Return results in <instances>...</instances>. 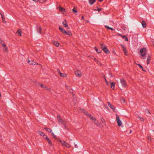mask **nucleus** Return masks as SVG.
<instances>
[{"label": "nucleus", "instance_id": "f257e3e1", "mask_svg": "<svg viewBox=\"0 0 154 154\" xmlns=\"http://www.w3.org/2000/svg\"><path fill=\"white\" fill-rule=\"evenodd\" d=\"M84 113L87 116H89V117H90L91 119L92 120V121H94V123L96 124L97 125L99 126L100 127H101L102 126V125L100 124V123H98L96 120V119L94 117H91V114H88L87 112H84Z\"/></svg>", "mask_w": 154, "mask_h": 154}, {"label": "nucleus", "instance_id": "f03ea898", "mask_svg": "<svg viewBox=\"0 0 154 154\" xmlns=\"http://www.w3.org/2000/svg\"><path fill=\"white\" fill-rule=\"evenodd\" d=\"M100 45L101 46V48H102L103 51L105 53H106L107 54H108L109 53V51L108 50L107 47L103 43H101L100 44Z\"/></svg>", "mask_w": 154, "mask_h": 154}, {"label": "nucleus", "instance_id": "7ed1b4c3", "mask_svg": "<svg viewBox=\"0 0 154 154\" xmlns=\"http://www.w3.org/2000/svg\"><path fill=\"white\" fill-rule=\"evenodd\" d=\"M140 52L141 56L143 57L145 56L147 52L146 49V48H143L140 49Z\"/></svg>", "mask_w": 154, "mask_h": 154}, {"label": "nucleus", "instance_id": "20e7f679", "mask_svg": "<svg viewBox=\"0 0 154 154\" xmlns=\"http://www.w3.org/2000/svg\"><path fill=\"white\" fill-rule=\"evenodd\" d=\"M120 83L122 87L125 88L127 86V84L125 80L124 79H120Z\"/></svg>", "mask_w": 154, "mask_h": 154}, {"label": "nucleus", "instance_id": "39448f33", "mask_svg": "<svg viewBox=\"0 0 154 154\" xmlns=\"http://www.w3.org/2000/svg\"><path fill=\"white\" fill-rule=\"evenodd\" d=\"M116 116V120L117 121V123H118V125L119 126H121L122 125V123L120 120L119 116L117 115Z\"/></svg>", "mask_w": 154, "mask_h": 154}, {"label": "nucleus", "instance_id": "423d86ee", "mask_svg": "<svg viewBox=\"0 0 154 154\" xmlns=\"http://www.w3.org/2000/svg\"><path fill=\"white\" fill-rule=\"evenodd\" d=\"M2 46L4 51L7 52L8 50L6 45L4 43H2Z\"/></svg>", "mask_w": 154, "mask_h": 154}, {"label": "nucleus", "instance_id": "0eeeda50", "mask_svg": "<svg viewBox=\"0 0 154 154\" xmlns=\"http://www.w3.org/2000/svg\"><path fill=\"white\" fill-rule=\"evenodd\" d=\"M121 46L123 49V51L126 55H128L127 51L126 49V48L124 46L122 45H121Z\"/></svg>", "mask_w": 154, "mask_h": 154}, {"label": "nucleus", "instance_id": "6e6552de", "mask_svg": "<svg viewBox=\"0 0 154 154\" xmlns=\"http://www.w3.org/2000/svg\"><path fill=\"white\" fill-rule=\"evenodd\" d=\"M62 24L64 26V27L67 29H69V27H68V25H67V22L66 20H65L62 23Z\"/></svg>", "mask_w": 154, "mask_h": 154}, {"label": "nucleus", "instance_id": "1a4fd4ad", "mask_svg": "<svg viewBox=\"0 0 154 154\" xmlns=\"http://www.w3.org/2000/svg\"><path fill=\"white\" fill-rule=\"evenodd\" d=\"M62 145L65 146L67 148H69L70 147V145L66 142L65 141H63V143H62Z\"/></svg>", "mask_w": 154, "mask_h": 154}, {"label": "nucleus", "instance_id": "9d476101", "mask_svg": "<svg viewBox=\"0 0 154 154\" xmlns=\"http://www.w3.org/2000/svg\"><path fill=\"white\" fill-rule=\"evenodd\" d=\"M57 118L58 122L62 124L63 123L64 121L62 120V119H61L59 116H57Z\"/></svg>", "mask_w": 154, "mask_h": 154}, {"label": "nucleus", "instance_id": "9b49d317", "mask_svg": "<svg viewBox=\"0 0 154 154\" xmlns=\"http://www.w3.org/2000/svg\"><path fill=\"white\" fill-rule=\"evenodd\" d=\"M22 31L20 29H19L17 30L16 32V34L18 36H20L22 35Z\"/></svg>", "mask_w": 154, "mask_h": 154}, {"label": "nucleus", "instance_id": "f8f14e48", "mask_svg": "<svg viewBox=\"0 0 154 154\" xmlns=\"http://www.w3.org/2000/svg\"><path fill=\"white\" fill-rule=\"evenodd\" d=\"M75 74L78 77H81L82 76L81 72L79 71H77L75 72Z\"/></svg>", "mask_w": 154, "mask_h": 154}, {"label": "nucleus", "instance_id": "ddd939ff", "mask_svg": "<svg viewBox=\"0 0 154 154\" xmlns=\"http://www.w3.org/2000/svg\"><path fill=\"white\" fill-rule=\"evenodd\" d=\"M64 34L70 36H72V34L71 32L69 30H67V31H66Z\"/></svg>", "mask_w": 154, "mask_h": 154}, {"label": "nucleus", "instance_id": "4468645a", "mask_svg": "<svg viewBox=\"0 0 154 154\" xmlns=\"http://www.w3.org/2000/svg\"><path fill=\"white\" fill-rule=\"evenodd\" d=\"M111 87L113 90L115 89V83L114 82H112L110 83Z\"/></svg>", "mask_w": 154, "mask_h": 154}, {"label": "nucleus", "instance_id": "2eb2a0df", "mask_svg": "<svg viewBox=\"0 0 154 154\" xmlns=\"http://www.w3.org/2000/svg\"><path fill=\"white\" fill-rule=\"evenodd\" d=\"M150 61V56L149 55H148L147 57V63L148 65Z\"/></svg>", "mask_w": 154, "mask_h": 154}, {"label": "nucleus", "instance_id": "dca6fc26", "mask_svg": "<svg viewBox=\"0 0 154 154\" xmlns=\"http://www.w3.org/2000/svg\"><path fill=\"white\" fill-rule=\"evenodd\" d=\"M59 73L60 75V76L62 77H65L67 76V75L66 74L64 73H62L60 71H59Z\"/></svg>", "mask_w": 154, "mask_h": 154}, {"label": "nucleus", "instance_id": "f3484780", "mask_svg": "<svg viewBox=\"0 0 154 154\" xmlns=\"http://www.w3.org/2000/svg\"><path fill=\"white\" fill-rule=\"evenodd\" d=\"M54 44L57 47H58L59 45V43L57 41H54L53 42Z\"/></svg>", "mask_w": 154, "mask_h": 154}, {"label": "nucleus", "instance_id": "a211bd4d", "mask_svg": "<svg viewBox=\"0 0 154 154\" xmlns=\"http://www.w3.org/2000/svg\"><path fill=\"white\" fill-rule=\"evenodd\" d=\"M95 1L96 0H89V3L90 5H92L93 4Z\"/></svg>", "mask_w": 154, "mask_h": 154}, {"label": "nucleus", "instance_id": "6ab92c4d", "mask_svg": "<svg viewBox=\"0 0 154 154\" xmlns=\"http://www.w3.org/2000/svg\"><path fill=\"white\" fill-rule=\"evenodd\" d=\"M59 30L64 34L65 32L66 31V30H65L64 29H63V28H62L60 27H59Z\"/></svg>", "mask_w": 154, "mask_h": 154}, {"label": "nucleus", "instance_id": "aec40b11", "mask_svg": "<svg viewBox=\"0 0 154 154\" xmlns=\"http://www.w3.org/2000/svg\"><path fill=\"white\" fill-rule=\"evenodd\" d=\"M145 112L147 116H149L150 115V112L148 109H145Z\"/></svg>", "mask_w": 154, "mask_h": 154}, {"label": "nucleus", "instance_id": "412c9836", "mask_svg": "<svg viewBox=\"0 0 154 154\" xmlns=\"http://www.w3.org/2000/svg\"><path fill=\"white\" fill-rule=\"evenodd\" d=\"M141 24L143 28H144L146 26V24L144 21H143L141 23Z\"/></svg>", "mask_w": 154, "mask_h": 154}, {"label": "nucleus", "instance_id": "4be33fe9", "mask_svg": "<svg viewBox=\"0 0 154 154\" xmlns=\"http://www.w3.org/2000/svg\"><path fill=\"white\" fill-rule=\"evenodd\" d=\"M59 10L60 11L62 12L65 11V9L63 8H62L61 7H59Z\"/></svg>", "mask_w": 154, "mask_h": 154}, {"label": "nucleus", "instance_id": "5701e85b", "mask_svg": "<svg viewBox=\"0 0 154 154\" xmlns=\"http://www.w3.org/2000/svg\"><path fill=\"white\" fill-rule=\"evenodd\" d=\"M38 133L41 136H42L44 135V134L41 131H38Z\"/></svg>", "mask_w": 154, "mask_h": 154}, {"label": "nucleus", "instance_id": "b1692460", "mask_svg": "<svg viewBox=\"0 0 154 154\" xmlns=\"http://www.w3.org/2000/svg\"><path fill=\"white\" fill-rule=\"evenodd\" d=\"M36 64V63L33 62L32 61H31L29 60V64H32V65H35Z\"/></svg>", "mask_w": 154, "mask_h": 154}, {"label": "nucleus", "instance_id": "393cba45", "mask_svg": "<svg viewBox=\"0 0 154 154\" xmlns=\"http://www.w3.org/2000/svg\"><path fill=\"white\" fill-rule=\"evenodd\" d=\"M101 120L102 121V123L104 125H106V122H105V120H104V119L103 118H101Z\"/></svg>", "mask_w": 154, "mask_h": 154}, {"label": "nucleus", "instance_id": "a878e982", "mask_svg": "<svg viewBox=\"0 0 154 154\" xmlns=\"http://www.w3.org/2000/svg\"><path fill=\"white\" fill-rule=\"evenodd\" d=\"M47 140L50 145L52 146V144L51 143L50 140L48 138H47Z\"/></svg>", "mask_w": 154, "mask_h": 154}, {"label": "nucleus", "instance_id": "bb28decb", "mask_svg": "<svg viewBox=\"0 0 154 154\" xmlns=\"http://www.w3.org/2000/svg\"><path fill=\"white\" fill-rule=\"evenodd\" d=\"M95 51L98 53H100L101 52L100 50H98L96 47H95Z\"/></svg>", "mask_w": 154, "mask_h": 154}, {"label": "nucleus", "instance_id": "cd10ccee", "mask_svg": "<svg viewBox=\"0 0 154 154\" xmlns=\"http://www.w3.org/2000/svg\"><path fill=\"white\" fill-rule=\"evenodd\" d=\"M42 29L40 27H38V32L40 34H41V31Z\"/></svg>", "mask_w": 154, "mask_h": 154}, {"label": "nucleus", "instance_id": "c85d7f7f", "mask_svg": "<svg viewBox=\"0 0 154 154\" xmlns=\"http://www.w3.org/2000/svg\"><path fill=\"white\" fill-rule=\"evenodd\" d=\"M45 129L47 131H48V132H52V130L51 129H50V128H45Z\"/></svg>", "mask_w": 154, "mask_h": 154}, {"label": "nucleus", "instance_id": "c756f323", "mask_svg": "<svg viewBox=\"0 0 154 154\" xmlns=\"http://www.w3.org/2000/svg\"><path fill=\"white\" fill-rule=\"evenodd\" d=\"M38 1L41 3H43L46 2V0H39Z\"/></svg>", "mask_w": 154, "mask_h": 154}, {"label": "nucleus", "instance_id": "7c9ffc66", "mask_svg": "<svg viewBox=\"0 0 154 154\" xmlns=\"http://www.w3.org/2000/svg\"><path fill=\"white\" fill-rule=\"evenodd\" d=\"M72 10L73 12H74L76 14V15H77V11L76 10H75L74 9H72Z\"/></svg>", "mask_w": 154, "mask_h": 154}, {"label": "nucleus", "instance_id": "2f4dec72", "mask_svg": "<svg viewBox=\"0 0 154 154\" xmlns=\"http://www.w3.org/2000/svg\"><path fill=\"white\" fill-rule=\"evenodd\" d=\"M110 108L113 110V111L114 112H115L116 111V108L114 106H112V107H111Z\"/></svg>", "mask_w": 154, "mask_h": 154}, {"label": "nucleus", "instance_id": "473e14b6", "mask_svg": "<svg viewBox=\"0 0 154 154\" xmlns=\"http://www.w3.org/2000/svg\"><path fill=\"white\" fill-rule=\"evenodd\" d=\"M138 118L141 121H144V119H143V118H141L140 116H139Z\"/></svg>", "mask_w": 154, "mask_h": 154}, {"label": "nucleus", "instance_id": "72a5a7b5", "mask_svg": "<svg viewBox=\"0 0 154 154\" xmlns=\"http://www.w3.org/2000/svg\"><path fill=\"white\" fill-rule=\"evenodd\" d=\"M43 137L44 138L46 139L47 140V138H48L47 136L45 134L43 136Z\"/></svg>", "mask_w": 154, "mask_h": 154}, {"label": "nucleus", "instance_id": "f704fd0d", "mask_svg": "<svg viewBox=\"0 0 154 154\" xmlns=\"http://www.w3.org/2000/svg\"><path fill=\"white\" fill-rule=\"evenodd\" d=\"M121 101L123 103H125V99L123 98L122 99Z\"/></svg>", "mask_w": 154, "mask_h": 154}, {"label": "nucleus", "instance_id": "c9c22d12", "mask_svg": "<svg viewBox=\"0 0 154 154\" xmlns=\"http://www.w3.org/2000/svg\"><path fill=\"white\" fill-rule=\"evenodd\" d=\"M108 105L109 106V107H112V105H111V104H110V102H108Z\"/></svg>", "mask_w": 154, "mask_h": 154}, {"label": "nucleus", "instance_id": "e433bc0d", "mask_svg": "<svg viewBox=\"0 0 154 154\" xmlns=\"http://www.w3.org/2000/svg\"><path fill=\"white\" fill-rule=\"evenodd\" d=\"M105 26V27L106 28H107V29H110V28H111V27H109V26Z\"/></svg>", "mask_w": 154, "mask_h": 154}, {"label": "nucleus", "instance_id": "4c0bfd02", "mask_svg": "<svg viewBox=\"0 0 154 154\" xmlns=\"http://www.w3.org/2000/svg\"><path fill=\"white\" fill-rule=\"evenodd\" d=\"M51 135L53 136V137L55 138L56 137V136H55V135H54V133L52 132L51 133Z\"/></svg>", "mask_w": 154, "mask_h": 154}, {"label": "nucleus", "instance_id": "58836bf2", "mask_svg": "<svg viewBox=\"0 0 154 154\" xmlns=\"http://www.w3.org/2000/svg\"><path fill=\"white\" fill-rule=\"evenodd\" d=\"M138 65L140 68L141 69H143V67L141 66V65L140 64H137Z\"/></svg>", "mask_w": 154, "mask_h": 154}, {"label": "nucleus", "instance_id": "ea45409f", "mask_svg": "<svg viewBox=\"0 0 154 154\" xmlns=\"http://www.w3.org/2000/svg\"><path fill=\"white\" fill-rule=\"evenodd\" d=\"M43 88L45 90H48V88L46 86H44L43 87Z\"/></svg>", "mask_w": 154, "mask_h": 154}, {"label": "nucleus", "instance_id": "a19ab883", "mask_svg": "<svg viewBox=\"0 0 154 154\" xmlns=\"http://www.w3.org/2000/svg\"><path fill=\"white\" fill-rule=\"evenodd\" d=\"M94 60L95 62H97L98 64H99V62L96 59H94Z\"/></svg>", "mask_w": 154, "mask_h": 154}, {"label": "nucleus", "instance_id": "79ce46f5", "mask_svg": "<svg viewBox=\"0 0 154 154\" xmlns=\"http://www.w3.org/2000/svg\"><path fill=\"white\" fill-rule=\"evenodd\" d=\"M125 41H128V38H127V37L126 36V37H125Z\"/></svg>", "mask_w": 154, "mask_h": 154}, {"label": "nucleus", "instance_id": "37998d69", "mask_svg": "<svg viewBox=\"0 0 154 154\" xmlns=\"http://www.w3.org/2000/svg\"><path fill=\"white\" fill-rule=\"evenodd\" d=\"M2 20L4 21H5V18H4V17L2 15Z\"/></svg>", "mask_w": 154, "mask_h": 154}, {"label": "nucleus", "instance_id": "c03bdc74", "mask_svg": "<svg viewBox=\"0 0 154 154\" xmlns=\"http://www.w3.org/2000/svg\"><path fill=\"white\" fill-rule=\"evenodd\" d=\"M59 141L60 142L62 145V143H63V141H62L61 140H60Z\"/></svg>", "mask_w": 154, "mask_h": 154}, {"label": "nucleus", "instance_id": "a18cd8bd", "mask_svg": "<svg viewBox=\"0 0 154 154\" xmlns=\"http://www.w3.org/2000/svg\"><path fill=\"white\" fill-rule=\"evenodd\" d=\"M39 85H40V86H41V87H42V88H43V87H44V86L42 84H39Z\"/></svg>", "mask_w": 154, "mask_h": 154}, {"label": "nucleus", "instance_id": "49530a36", "mask_svg": "<svg viewBox=\"0 0 154 154\" xmlns=\"http://www.w3.org/2000/svg\"><path fill=\"white\" fill-rule=\"evenodd\" d=\"M126 36H125V35H123V36H122V38H125V37H126Z\"/></svg>", "mask_w": 154, "mask_h": 154}, {"label": "nucleus", "instance_id": "de8ad7c7", "mask_svg": "<svg viewBox=\"0 0 154 154\" xmlns=\"http://www.w3.org/2000/svg\"><path fill=\"white\" fill-rule=\"evenodd\" d=\"M148 139L149 140H151V137H150V136L148 137Z\"/></svg>", "mask_w": 154, "mask_h": 154}, {"label": "nucleus", "instance_id": "09e8293b", "mask_svg": "<svg viewBox=\"0 0 154 154\" xmlns=\"http://www.w3.org/2000/svg\"><path fill=\"white\" fill-rule=\"evenodd\" d=\"M32 0L35 2H36L37 1L38 2V0Z\"/></svg>", "mask_w": 154, "mask_h": 154}, {"label": "nucleus", "instance_id": "8fccbe9b", "mask_svg": "<svg viewBox=\"0 0 154 154\" xmlns=\"http://www.w3.org/2000/svg\"><path fill=\"white\" fill-rule=\"evenodd\" d=\"M101 10V9H98L97 10L98 12H100Z\"/></svg>", "mask_w": 154, "mask_h": 154}, {"label": "nucleus", "instance_id": "3c124183", "mask_svg": "<svg viewBox=\"0 0 154 154\" xmlns=\"http://www.w3.org/2000/svg\"><path fill=\"white\" fill-rule=\"evenodd\" d=\"M80 110H81V111H83V112L84 111V110L82 109H80Z\"/></svg>", "mask_w": 154, "mask_h": 154}, {"label": "nucleus", "instance_id": "603ef678", "mask_svg": "<svg viewBox=\"0 0 154 154\" xmlns=\"http://www.w3.org/2000/svg\"><path fill=\"white\" fill-rule=\"evenodd\" d=\"M63 125H64L65 128H66V125L65 124H64V123H63Z\"/></svg>", "mask_w": 154, "mask_h": 154}, {"label": "nucleus", "instance_id": "864d4df0", "mask_svg": "<svg viewBox=\"0 0 154 154\" xmlns=\"http://www.w3.org/2000/svg\"><path fill=\"white\" fill-rule=\"evenodd\" d=\"M48 91H51V90L49 88H48Z\"/></svg>", "mask_w": 154, "mask_h": 154}, {"label": "nucleus", "instance_id": "5fc2aeb1", "mask_svg": "<svg viewBox=\"0 0 154 154\" xmlns=\"http://www.w3.org/2000/svg\"><path fill=\"white\" fill-rule=\"evenodd\" d=\"M110 29L112 30H114L112 28H111Z\"/></svg>", "mask_w": 154, "mask_h": 154}, {"label": "nucleus", "instance_id": "6e6d98bb", "mask_svg": "<svg viewBox=\"0 0 154 154\" xmlns=\"http://www.w3.org/2000/svg\"><path fill=\"white\" fill-rule=\"evenodd\" d=\"M118 35H119V36H121V34H120L118 33Z\"/></svg>", "mask_w": 154, "mask_h": 154}, {"label": "nucleus", "instance_id": "4d7b16f0", "mask_svg": "<svg viewBox=\"0 0 154 154\" xmlns=\"http://www.w3.org/2000/svg\"><path fill=\"white\" fill-rule=\"evenodd\" d=\"M142 69V70L143 71H145V70L143 69H143Z\"/></svg>", "mask_w": 154, "mask_h": 154}, {"label": "nucleus", "instance_id": "13d9d810", "mask_svg": "<svg viewBox=\"0 0 154 154\" xmlns=\"http://www.w3.org/2000/svg\"><path fill=\"white\" fill-rule=\"evenodd\" d=\"M106 82L107 84V85H108V82L107 81H106Z\"/></svg>", "mask_w": 154, "mask_h": 154}, {"label": "nucleus", "instance_id": "bf43d9fd", "mask_svg": "<svg viewBox=\"0 0 154 154\" xmlns=\"http://www.w3.org/2000/svg\"><path fill=\"white\" fill-rule=\"evenodd\" d=\"M84 17H83V16H82V19H84Z\"/></svg>", "mask_w": 154, "mask_h": 154}, {"label": "nucleus", "instance_id": "052dcab7", "mask_svg": "<svg viewBox=\"0 0 154 154\" xmlns=\"http://www.w3.org/2000/svg\"><path fill=\"white\" fill-rule=\"evenodd\" d=\"M103 0H99V1H100V2H102L103 1Z\"/></svg>", "mask_w": 154, "mask_h": 154}, {"label": "nucleus", "instance_id": "680f3d73", "mask_svg": "<svg viewBox=\"0 0 154 154\" xmlns=\"http://www.w3.org/2000/svg\"><path fill=\"white\" fill-rule=\"evenodd\" d=\"M72 90H70V92H72Z\"/></svg>", "mask_w": 154, "mask_h": 154}, {"label": "nucleus", "instance_id": "e2e57ef3", "mask_svg": "<svg viewBox=\"0 0 154 154\" xmlns=\"http://www.w3.org/2000/svg\"><path fill=\"white\" fill-rule=\"evenodd\" d=\"M77 146V145H75V147H76Z\"/></svg>", "mask_w": 154, "mask_h": 154}, {"label": "nucleus", "instance_id": "0e129e2a", "mask_svg": "<svg viewBox=\"0 0 154 154\" xmlns=\"http://www.w3.org/2000/svg\"><path fill=\"white\" fill-rule=\"evenodd\" d=\"M105 81L106 82V81H107L106 79H105Z\"/></svg>", "mask_w": 154, "mask_h": 154}, {"label": "nucleus", "instance_id": "69168bd1", "mask_svg": "<svg viewBox=\"0 0 154 154\" xmlns=\"http://www.w3.org/2000/svg\"><path fill=\"white\" fill-rule=\"evenodd\" d=\"M118 85L119 87L120 88V87H119V84H118Z\"/></svg>", "mask_w": 154, "mask_h": 154}, {"label": "nucleus", "instance_id": "338daca9", "mask_svg": "<svg viewBox=\"0 0 154 154\" xmlns=\"http://www.w3.org/2000/svg\"><path fill=\"white\" fill-rule=\"evenodd\" d=\"M131 131H130V133H131Z\"/></svg>", "mask_w": 154, "mask_h": 154}]
</instances>
